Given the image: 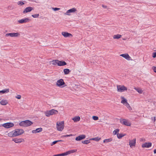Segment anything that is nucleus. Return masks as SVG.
I'll return each instance as SVG.
<instances>
[{
    "label": "nucleus",
    "mask_w": 156,
    "mask_h": 156,
    "mask_svg": "<svg viewBox=\"0 0 156 156\" xmlns=\"http://www.w3.org/2000/svg\"><path fill=\"white\" fill-rule=\"evenodd\" d=\"M32 16L34 18H38L39 16V14H35L34 15H32Z\"/></svg>",
    "instance_id": "35"
},
{
    "label": "nucleus",
    "mask_w": 156,
    "mask_h": 156,
    "mask_svg": "<svg viewBox=\"0 0 156 156\" xmlns=\"http://www.w3.org/2000/svg\"><path fill=\"white\" fill-rule=\"evenodd\" d=\"M63 72L65 75H67L69 73L70 71L69 69H65L63 70Z\"/></svg>",
    "instance_id": "29"
},
{
    "label": "nucleus",
    "mask_w": 156,
    "mask_h": 156,
    "mask_svg": "<svg viewBox=\"0 0 156 156\" xmlns=\"http://www.w3.org/2000/svg\"><path fill=\"white\" fill-rule=\"evenodd\" d=\"M101 139V137H95V138H91V139H90V140H95V141H98Z\"/></svg>",
    "instance_id": "32"
},
{
    "label": "nucleus",
    "mask_w": 156,
    "mask_h": 156,
    "mask_svg": "<svg viewBox=\"0 0 156 156\" xmlns=\"http://www.w3.org/2000/svg\"><path fill=\"white\" fill-rule=\"evenodd\" d=\"M14 124L13 123L7 122L2 124V126L6 128H9L14 126Z\"/></svg>",
    "instance_id": "12"
},
{
    "label": "nucleus",
    "mask_w": 156,
    "mask_h": 156,
    "mask_svg": "<svg viewBox=\"0 0 156 156\" xmlns=\"http://www.w3.org/2000/svg\"><path fill=\"white\" fill-rule=\"evenodd\" d=\"M2 120V119H0V121H1Z\"/></svg>",
    "instance_id": "46"
},
{
    "label": "nucleus",
    "mask_w": 156,
    "mask_h": 156,
    "mask_svg": "<svg viewBox=\"0 0 156 156\" xmlns=\"http://www.w3.org/2000/svg\"><path fill=\"white\" fill-rule=\"evenodd\" d=\"M152 145L151 143H146L142 144V147L149 148Z\"/></svg>",
    "instance_id": "20"
},
{
    "label": "nucleus",
    "mask_w": 156,
    "mask_h": 156,
    "mask_svg": "<svg viewBox=\"0 0 156 156\" xmlns=\"http://www.w3.org/2000/svg\"><path fill=\"white\" fill-rule=\"evenodd\" d=\"M120 122L123 125L130 126L131 125V123L128 120L125 119H123L120 120Z\"/></svg>",
    "instance_id": "10"
},
{
    "label": "nucleus",
    "mask_w": 156,
    "mask_h": 156,
    "mask_svg": "<svg viewBox=\"0 0 156 156\" xmlns=\"http://www.w3.org/2000/svg\"><path fill=\"white\" fill-rule=\"evenodd\" d=\"M120 98L121 99V103L126 106L129 110H131L132 108L127 102V100L123 96H121Z\"/></svg>",
    "instance_id": "3"
},
{
    "label": "nucleus",
    "mask_w": 156,
    "mask_h": 156,
    "mask_svg": "<svg viewBox=\"0 0 156 156\" xmlns=\"http://www.w3.org/2000/svg\"><path fill=\"white\" fill-rule=\"evenodd\" d=\"M16 143H20L24 141V140L22 138H15L12 140Z\"/></svg>",
    "instance_id": "16"
},
{
    "label": "nucleus",
    "mask_w": 156,
    "mask_h": 156,
    "mask_svg": "<svg viewBox=\"0 0 156 156\" xmlns=\"http://www.w3.org/2000/svg\"><path fill=\"white\" fill-rule=\"evenodd\" d=\"M76 150H72L69 151H68L64 153L55 155L53 156H64L65 155H67L70 154L71 153L75 152H76Z\"/></svg>",
    "instance_id": "6"
},
{
    "label": "nucleus",
    "mask_w": 156,
    "mask_h": 156,
    "mask_svg": "<svg viewBox=\"0 0 156 156\" xmlns=\"http://www.w3.org/2000/svg\"><path fill=\"white\" fill-rule=\"evenodd\" d=\"M117 91L119 92H122L125 91H126L127 89L126 87L124 85H118L117 86Z\"/></svg>",
    "instance_id": "8"
},
{
    "label": "nucleus",
    "mask_w": 156,
    "mask_h": 156,
    "mask_svg": "<svg viewBox=\"0 0 156 156\" xmlns=\"http://www.w3.org/2000/svg\"><path fill=\"white\" fill-rule=\"evenodd\" d=\"M43 130V129L42 128H37L35 130H33L32 131V133H39L41 132Z\"/></svg>",
    "instance_id": "21"
},
{
    "label": "nucleus",
    "mask_w": 156,
    "mask_h": 156,
    "mask_svg": "<svg viewBox=\"0 0 156 156\" xmlns=\"http://www.w3.org/2000/svg\"><path fill=\"white\" fill-rule=\"evenodd\" d=\"M92 118L94 120H97L98 119V116H93Z\"/></svg>",
    "instance_id": "38"
},
{
    "label": "nucleus",
    "mask_w": 156,
    "mask_h": 156,
    "mask_svg": "<svg viewBox=\"0 0 156 156\" xmlns=\"http://www.w3.org/2000/svg\"><path fill=\"white\" fill-rule=\"evenodd\" d=\"M112 138H110L108 139H105L103 140V142L104 143H107L112 142Z\"/></svg>",
    "instance_id": "27"
},
{
    "label": "nucleus",
    "mask_w": 156,
    "mask_h": 156,
    "mask_svg": "<svg viewBox=\"0 0 156 156\" xmlns=\"http://www.w3.org/2000/svg\"><path fill=\"white\" fill-rule=\"evenodd\" d=\"M119 130L118 129H116L115 130H114L113 132V133L114 135H117L118 133L119 132Z\"/></svg>",
    "instance_id": "33"
},
{
    "label": "nucleus",
    "mask_w": 156,
    "mask_h": 156,
    "mask_svg": "<svg viewBox=\"0 0 156 156\" xmlns=\"http://www.w3.org/2000/svg\"><path fill=\"white\" fill-rule=\"evenodd\" d=\"M62 141V140H58L54 141L51 144V145L52 146L53 145L56 144L58 142H59V141Z\"/></svg>",
    "instance_id": "34"
},
{
    "label": "nucleus",
    "mask_w": 156,
    "mask_h": 156,
    "mask_svg": "<svg viewBox=\"0 0 156 156\" xmlns=\"http://www.w3.org/2000/svg\"><path fill=\"white\" fill-rule=\"evenodd\" d=\"M126 135V134H123V133H118L117 134V138L118 139H121L122 137L125 136Z\"/></svg>",
    "instance_id": "25"
},
{
    "label": "nucleus",
    "mask_w": 156,
    "mask_h": 156,
    "mask_svg": "<svg viewBox=\"0 0 156 156\" xmlns=\"http://www.w3.org/2000/svg\"><path fill=\"white\" fill-rule=\"evenodd\" d=\"M66 65V63L64 61H59L58 60V66H65Z\"/></svg>",
    "instance_id": "22"
},
{
    "label": "nucleus",
    "mask_w": 156,
    "mask_h": 156,
    "mask_svg": "<svg viewBox=\"0 0 156 156\" xmlns=\"http://www.w3.org/2000/svg\"><path fill=\"white\" fill-rule=\"evenodd\" d=\"M122 37L121 35L117 34L113 36V38L114 39H119Z\"/></svg>",
    "instance_id": "28"
},
{
    "label": "nucleus",
    "mask_w": 156,
    "mask_h": 156,
    "mask_svg": "<svg viewBox=\"0 0 156 156\" xmlns=\"http://www.w3.org/2000/svg\"><path fill=\"white\" fill-rule=\"evenodd\" d=\"M56 84L57 87L61 88L66 86V85L62 79L58 80L57 81Z\"/></svg>",
    "instance_id": "5"
},
{
    "label": "nucleus",
    "mask_w": 156,
    "mask_h": 156,
    "mask_svg": "<svg viewBox=\"0 0 156 156\" xmlns=\"http://www.w3.org/2000/svg\"><path fill=\"white\" fill-rule=\"evenodd\" d=\"M17 4L18 5H22L24 4V3L23 2L21 1L18 2L17 3Z\"/></svg>",
    "instance_id": "37"
},
{
    "label": "nucleus",
    "mask_w": 156,
    "mask_h": 156,
    "mask_svg": "<svg viewBox=\"0 0 156 156\" xmlns=\"http://www.w3.org/2000/svg\"><path fill=\"white\" fill-rule=\"evenodd\" d=\"M86 135H80L76 137L75 138V140L76 141L81 140L85 139L86 138Z\"/></svg>",
    "instance_id": "18"
},
{
    "label": "nucleus",
    "mask_w": 156,
    "mask_h": 156,
    "mask_svg": "<svg viewBox=\"0 0 156 156\" xmlns=\"http://www.w3.org/2000/svg\"><path fill=\"white\" fill-rule=\"evenodd\" d=\"M24 133V131L22 129H16L9 132L8 134V136L10 137H14L21 135Z\"/></svg>",
    "instance_id": "1"
},
{
    "label": "nucleus",
    "mask_w": 156,
    "mask_h": 156,
    "mask_svg": "<svg viewBox=\"0 0 156 156\" xmlns=\"http://www.w3.org/2000/svg\"><path fill=\"white\" fill-rule=\"evenodd\" d=\"M30 21V19L29 18H27L19 20L18 22L20 23H27Z\"/></svg>",
    "instance_id": "13"
},
{
    "label": "nucleus",
    "mask_w": 156,
    "mask_h": 156,
    "mask_svg": "<svg viewBox=\"0 0 156 156\" xmlns=\"http://www.w3.org/2000/svg\"><path fill=\"white\" fill-rule=\"evenodd\" d=\"M62 34L65 37H73V35L71 34L66 32H62Z\"/></svg>",
    "instance_id": "15"
},
{
    "label": "nucleus",
    "mask_w": 156,
    "mask_h": 156,
    "mask_svg": "<svg viewBox=\"0 0 156 156\" xmlns=\"http://www.w3.org/2000/svg\"><path fill=\"white\" fill-rule=\"evenodd\" d=\"M20 34L19 33H7L5 34V36H10L11 37H17L20 36Z\"/></svg>",
    "instance_id": "11"
},
{
    "label": "nucleus",
    "mask_w": 156,
    "mask_h": 156,
    "mask_svg": "<svg viewBox=\"0 0 156 156\" xmlns=\"http://www.w3.org/2000/svg\"><path fill=\"white\" fill-rule=\"evenodd\" d=\"M34 9V8L31 7H28L26 8L23 10V13L25 14L31 12Z\"/></svg>",
    "instance_id": "17"
},
{
    "label": "nucleus",
    "mask_w": 156,
    "mask_h": 156,
    "mask_svg": "<svg viewBox=\"0 0 156 156\" xmlns=\"http://www.w3.org/2000/svg\"><path fill=\"white\" fill-rule=\"evenodd\" d=\"M102 7H105L104 6V5H102Z\"/></svg>",
    "instance_id": "47"
},
{
    "label": "nucleus",
    "mask_w": 156,
    "mask_h": 156,
    "mask_svg": "<svg viewBox=\"0 0 156 156\" xmlns=\"http://www.w3.org/2000/svg\"><path fill=\"white\" fill-rule=\"evenodd\" d=\"M134 89L136 90L139 94H141L143 92L141 89L140 88L134 87Z\"/></svg>",
    "instance_id": "26"
},
{
    "label": "nucleus",
    "mask_w": 156,
    "mask_h": 156,
    "mask_svg": "<svg viewBox=\"0 0 156 156\" xmlns=\"http://www.w3.org/2000/svg\"><path fill=\"white\" fill-rule=\"evenodd\" d=\"M58 112L57 110L52 109L49 110H47L45 111L44 113L45 116L47 117H49L51 115L57 114L58 113Z\"/></svg>",
    "instance_id": "2"
},
{
    "label": "nucleus",
    "mask_w": 156,
    "mask_h": 156,
    "mask_svg": "<svg viewBox=\"0 0 156 156\" xmlns=\"http://www.w3.org/2000/svg\"><path fill=\"white\" fill-rule=\"evenodd\" d=\"M77 10L76 9L74 8H72V9L67 10L66 11V13H65V14L69 16L70 15V14L69 13L75 12Z\"/></svg>",
    "instance_id": "14"
},
{
    "label": "nucleus",
    "mask_w": 156,
    "mask_h": 156,
    "mask_svg": "<svg viewBox=\"0 0 156 156\" xmlns=\"http://www.w3.org/2000/svg\"><path fill=\"white\" fill-rule=\"evenodd\" d=\"M73 136V134L67 135H66L62 136H61V137H69Z\"/></svg>",
    "instance_id": "39"
},
{
    "label": "nucleus",
    "mask_w": 156,
    "mask_h": 156,
    "mask_svg": "<svg viewBox=\"0 0 156 156\" xmlns=\"http://www.w3.org/2000/svg\"><path fill=\"white\" fill-rule=\"evenodd\" d=\"M90 142L88 140H85L84 141H82V143L83 144H89Z\"/></svg>",
    "instance_id": "36"
},
{
    "label": "nucleus",
    "mask_w": 156,
    "mask_h": 156,
    "mask_svg": "<svg viewBox=\"0 0 156 156\" xmlns=\"http://www.w3.org/2000/svg\"><path fill=\"white\" fill-rule=\"evenodd\" d=\"M152 69L153 70L155 73H156V66H152Z\"/></svg>",
    "instance_id": "40"
},
{
    "label": "nucleus",
    "mask_w": 156,
    "mask_h": 156,
    "mask_svg": "<svg viewBox=\"0 0 156 156\" xmlns=\"http://www.w3.org/2000/svg\"><path fill=\"white\" fill-rule=\"evenodd\" d=\"M21 96L20 95H17L16 97V98L18 99H20L21 98Z\"/></svg>",
    "instance_id": "41"
},
{
    "label": "nucleus",
    "mask_w": 156,
    "mask_h": 156,
    "mask_svg": "<svg viewBox=\"0 0 156 156\" xmlns=\"http://www.w3.org/2000/svg\"><path fill=\"white\" fill-rule=\"evenodd\" d=\"M80 118L79 116H75L72 118V120L74 122L79 121L80 120Z\"/></svg>",
    "instance_id": "23"
},
{
    "label": "nucleus",
    "mask_w": 156,
    "mask_h": 156,
    "mask_svg": "<svg viewBox=\"0 0 156 156\" xmlns=\"http://www.w3.org/2000/svg\"><path fill=\"white\" fill-rule=\"evenodd\" d=\"M9 92V89H4L2 90H1L0 92L2 94H4V93H8Z\"/></svg>",
    "instance_id": "31"
},
{
    "label": "nucleus",
    "mask_w": 156,
    "mask_h": 156,
    "mask_svg": "<svg viewBox=\"0 0 156 156\" xmlns=\"http://www.w3.org/2000/svg\"><path fill=\"white\" fill-rule=\"evenodd\" d=\"M56 127L58 131H62L64 127V123L63 121H58L56 124Z\"/></svg>",
    "instance_id": "4"
},
{
    "label": "nucleus",
    "mask_w": 156,
    "mask_h": 156,
    "mask_svg": "<svg viewBox=\"0 0 156 156\" xmlns=\"http://www.w3.org/2000/svg\"><path fill=\"white\" fill-rule=\"evenodd\" d=\"M52 9H53L55 11H56L57 10H59V9H60V8H52Z\"/></svg>",
    "instance_id": "42"
},
{
    "label": "nucleus",
    "mask_w": 156,
    "mask_h": 156,
    "mask_svg": "<svg viewBox=\"0 0 156 156\" xmlns=\"http://www.w3.org/2000/svg\"><path fill=\"white\" fill-rule=\"evenodd\" d=\"M120 56L123 57L128 60H129L131 58V57L128 54H121Z\"/></svg>",
    "instance_id": "19"
},
{
    "label": "nucleus",
    "mask_w": 156,
    "mask_h": 156,
    "mask_svg": "<svg viewBox=\"0 0 156 156\" xmlns=\"http://www.w3.org/2000/svg\"><path fill=\"white\" fill-rule=\"evenodd\" d=\"M152 57L154 58L156 57V52H153L152 53Z\"/></svg>",
    "instance_id": "43"
},
{
    "label": "nucleus",
    "mask_w": 156,
    "mask_h": 156,
    "mask_svg": "<svg viewBox=\"0 0 156 156\" xmlns=\"http://www.w3.org/2000/svg\"><path fill=\"white\" fill-rule=\"evenodd\" d=\"M155 118H156V117H154L153 118H152V120H154V122H155L156 120Z\"/></svg>",
    "instance_id": "44"
},
{
    "label": "nucleus",
    "mask_w": 156,
    "mask_h": 156,
    "mask_svg": "<svg viewBox=\"0 0 156 156\" xmlns=\"http://www.w3.org/2000/svg\"><path fill=\"white\" fill-rule=\"evenodd\" d=\"M0 103L2 105H4L8 103V101L6 100H2L1 101Z\"/></svg>",
    "instance_id": "24"
},
{
    "label": "nucleus",
    "mask_w": 156,
    "mask_h": 156,
    "mask_svg": "<svg viewBox=\"0 0 156 156\" xmlns=\"http://www.w3.org/2000/svg\"><path fill=\"white\" fill-rule=\"evenodd\" d=\"M136 139L134 138L131 140H129V145L131 148H133L136 147Z\"/></svg>",
    "instance_id": "9"
},
{
    "label": "nucleus",
    "mask_w": 156,
    "mask_h": 156,
    "mask_svg": "<svg viewBox=\"0 0 156 156\" xmlns=\"http://www.w3.org/2000/svg\"><path fill=\"white\" fill-rule=\"evenodd\" d=\"M33 123L29 120L22 121L19 123V125L21 126H30Z\"/></svg>",
    "instance_id": "7"
},
{
    "label": "nucleus",
    "mask_w": 156,
    "mask_h": 156,
    "mask_svg": "<svg viewBox=\"0 0 156 156\" xmlns=\"http://www.w3.org/2000/svg\"><path fill=\"white\" fill-rule=\"evenodd\" d=\"M154 154H156V149L154 150Z\"/></svg>",
    "instance_id": "45"
},
{
    "label": "nucleus",
    "mask_w": 156,
    "mask_h": 156,
    "mask_svg": "<svg viewBox=\"0 0 156 156\" xmlns=\"http://www.w3.org/2000/svg\"><path fill=\"white\" fill-rule=\"evenodd\" d=\"M58 60H53L52 61L50 62H51V64L55 66V65H58Z\"/></svg>",
    "instance_id": "30"
}]
</instances>
